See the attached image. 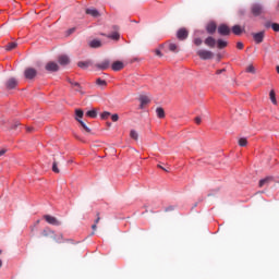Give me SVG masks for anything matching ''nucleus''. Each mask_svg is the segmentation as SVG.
Here are the masks:
<instances>
[{
	"label": "nucleus",
	"mask_w": 279,
	"mask_h": 279,
	"mask_svg": "<svg viewBox=\"0 0 279 279\" xmlns=\"http://www.w3.org/2000/svg\"><path fill=\"white\" fill-rule=\"evenodd\" d=\"M269 97H270V101L276 106L278 104V100H276V92L270 90Z\"/></svg>",
	"instance_id": "nucleus-29"
},
{
	"label": "nucleus",
	"mask_w": 279,
	"mask_h": 279,
	"mask_svg": "<svg viewBox=\"0 0 279 279\" xmlns=\"http://www.w3.org/2000/svg\"><path fill=\"white\" fill-rule=\"evenodd\" d=\"M277 73H279V65L277 66Z\"/></svg>",
	"instance_id": "nucleus-55"
},
{
	"label": "nucleus",
	"mask_w": 279,
	"mask_h": 279,
	"mask_svg": "<svg viewBox=\"0 0 279 279\" xmlns=\"http://www.w3.org/2000/svg\"><path fill=\"white\" fill-rule=\"evenodd\" d=\"M41 236H51V239H53V241H56L57 243H62V241H64V235L63 234H59L56 235V231L51 230V228L46 227L43 231H41Z\"/></svg>",
	"instance_id": "nucleus-1"
},
{
	"label": "nucleus",
	"mask_w": 279,
	"mask_h": 279,
	"mask_svg": "<svg viewBox=\"0 0 279 279\" xmlns=\"http://www.w3.org/2000/svg\"><path fill=\"white\" fill-rule=\"evenodd\" d=\"M92 230H93V232H92L90 235L94 236L95 231L97 230V225L94 223V225L92 226Z\"/></svg>",
	"instance_id": "nucleus-42"
},
{
	"label": "nucleus",
	"mask_w": 279,
	"mask_h": 279,
	"mask_svg": "<svg viewBox=\"0 0 279 279\" xmlns=\"http://www.w3.org/2000/svg\"><path fill=\"white\" fill-rule=\"evenodd\" d=\"M265 8H263V4L255 3L251 7V13L253 16H260V14H264Z\"/></svg>",
	"instance_id": "nucleus-4"
},
{
	"label": "nucleus",
	"mask_w": 279,
	"mask_h": 279,
	"mask_svg": "<svg viewBox=\"0 0 279 279\" xmlns=\"http://www.w3.org/2000/svg\"><path fill=\"white\" fill-rule=\"evenodd\" d=\"M156 56L162 57V52H160V50H156Z\"/></svg>",
	"instance_id": "nucleus-50"
},
{
	"label": "nucleus",
	"mask_w": 279,
	"mask_h": 279,
	"mask_svg": "<svg viewBox=\"0 0 279 279\" xmlns=\"http://www.w3.org/2000/svg\"><path fill=\"white\" fill-rule=\"evenodd\" d=\"M107 38H111V40H119V38H121V35L118 32H114L110 35H107Z\"/></svg>",
	"instance_id": "nucleus-28"
},
{
	"label": "nucleus",
	"mask_w": 279,
	"mask_h": 279,
	"mask_svg": "<svg viewBox=\"0 0 279 279\" xmlns=\"http://www.w3.org/2000/svg\"><path fill=\"white\" fill-rule=\"evenodd\" d=\"M89 47L92 49H99V47H101V40L99 39H93L89 41Z\"/></svg>",
	"instance_id": "nucleus-20"
},
{
	"label": "nucleus",
	"mask_w": 279,
	"mask_h": 279,
	"mask_svg": "<svg viewBox=\"0 0 279 279\" xmlns=\"http://www.w3.org/2000/svg\"><path fill=\"white\" fill-rule=\"evenodd\" d=\"M26 132H34V128L27 126V128H26Z\"/></svg>",
	"instance_id": "nucleus-49"
},
{
	"label": "nucleus",
	"mask_w": 279,
	"mask_h": 279,
	"mask_svg": "<svg viewBox=\"0 0 279 279\" xmlns=\"http://www.w3.org/2000/svg\"><path fill=\"white\" fill-rule=\"evenodd\" d=\"M96 85L100 86V88H106L108 86V83L106 82V80L97 78Z\"/></svg>",
	"instance_id": "nucleus-25"
},
{
	"label": "nucleus",
	"mask_w": 279,
	"mask_h": 279,
	"mask_svg": "<svg viewBox=\"0 0 279 279\" xmlns=\"http://www.w3.org/2000/svg\"><path fill=\"white\" fill-rule=\"evenodd\" d=\"M44 219L49 223L50 226H62V222L58 220V218L51 216V215H45Z\"/></svg>",
	"instance_id": "nucleus-5"
},
{
	"label": "nucleus",
	"mask_w": 279,
	"mask_h": 279,
	"mask_svg": "<svg viewBox=\"0 0 279 279\" xmlns=\"http://www.w3.org/2000/svg\"><path fill=\"white\" fill-rule=\"evenodd\" d=\"M52 171L53 173H60V169L58 168V160H53V163H52Z\"/></svg>",
	"instance_id": "nucleus-32"
},
{
	"label": "nucleus",
	"mask_w": 279,
	"mask_h": 279,
	"mask_svg": "<svg viewBox=\"0 0 279 279\" xmlns=\"http://www.w3.org/2000/svg\"><path fill=\"white\" fill-rule=\"evenodd\" d=\"M101 36H106V34H101Z\"/></svg>",
	"instance_id": "nucleus-57"
},
{
	"label": "nucleus",
	"mask_w": 279,
	"mask_h": 279,
	"mask_svg": "<svg viewBox=\"0 0 279 279\" xmlns=\"http://www.w3.org/2000/svg\"><path fill=\"white\" fill-rule=\"evenodd\" d=\"M271 27H272L274 32H279V24L278 23H272Z\"/></svg>",
	"instance_id": "nucleus-39"
},
{
	"label": "nucleus",
	"mask_w": 279,
	"mask_h": 279,
	"mask_svg": "<svg viewBox=\"0 0 279 279\" xmlns=\"http://www.w3.org/2000/svg\"><path fill=\"white\" fill-rule=\"evenodd\" d=\"M202 123V118L201 117H196L195 118V124L199 125Z\"/></svg>",
	"instance_id": "nucleus-41"
},
{
	"label": "nucleus",
	"mask_w": 279,
	"mask_h": 279,
	"mask_svg": "<svg viewBox=\"0 0 279 279\" xmlns=\"http://www.w3.org/2000/svg\"><path fill=\"white\" fill-rule=\"evenodd\" d=\"M16 47H19V44H16V41L9 43L5 46V51H12V50L16 49Z\"/></svg>",
	"instance_id": "nucleus-23"
},
{
	"label": "nucleus",
	"mask_w": 279,
	"mask_h": 279,
	"mask_svg": "<svg viewBox=\"0 0 279 279\" xmlns=\"http://www.w3.org/2000/svg\"><path fill=\"white\" fill-rule=\"evenodd\" d=\"M95 66H96V69H98L99 71H106V70L110 69V60L105 59V60L101 61L100 63H96Z\"/></svg>",
	"instance_id": "nucleus-10"
},
{
	"label": "nucleus",
	"mask_w": 279,
	"mask_h": 279,
	"mask_svg": "<svg viewBox=\"0 0 279 279\" xmlns=\"http://www.w3.org/2000/svg\"><path fill=\"white\" fill-rule=\"evenodd\" d=\"M5 123H8V121H5V119L1 118L0 119V125H5Z\"/></svg>",
	"instance_id": "nucleus-46"
},
{
	"label": "nucleus",
	"mask_w": 279,
	"mask_h": 279,
	"mask_svg": "<svg viewBox=\"0 0 279 279\" xmlns=\"http://www.w3.org/2000/svg\"><path fill=\"white\" fill-rule=\"evenodd\" d=\"M36 75H38V72L34 68H27L24 71V76L26 80H34V77H36Z\"/></svg>",
	"instance_id": "nucleus-7"
},
{
	"label": "nucleus",
	"mask_w": 279,
	"mask_h": 279,
	"mask_svg": "<svg viewBox=\"0 0 279 279\" xmlns=\"http://www.w3.org/2000/svg\"><path fill=\"white\" fill-rule=\"evenodd\" d=\"M225 71H226V69L217 70V71H216V74H217V75H221V73H223Z\"/></svg>",
	"instance_id": "nucleus-48"
},
{
	"label": "nucleus",
	"mask_w": 279,
	"mask_h": 279,
	"mask_svg": "<svg viewBox=\"0 0 279 279\" xmlns=\"http://www.w3.org/2000/svg\"><path fill=\"white\" fill-rule=\"evenodd\" d=\"M46 71H49L50 73H56L57 71H60V65L58 63L50 61L45 66Z\"/></svg>",
	"instance_id": "nucleus-9"
},
{
	"label": "nucleus",
	"mask_w": 279,
	"mask_h": 279,
	"mask_svg": "<svg viewBox=\"0 0 279 279\" xmlns=\"http://www.w3.org/2000/svg\"><path fill=\"white\" fill-rule=\"evenodd\" d=\"M19 128H21V122L14 121L9 128V130H19Z\"/></svg>",
	"instance_id": "nucleus-30"
},
{
	"label": "nucleus",
	"mask_w": 279,
	"mask_h": 279,
	"mask_svg": "<svg viewBox=\"0 0 279 279\" xmlns=\"http://www.w3.org/2000/svg\"><path fill=\"white\" fill-rule=\"evenodd\" d=\"M252 36L256 45H260V43L265 40V31H262L259 33H253Z\"/></svg>",
	"instance_id": "nucleus-8"
},
{
	"label": "nucleus",
	"mask_w": 279,
	"mask_h": 279,
	"mask_svg": "<svg viewBox=\"0 0 279 279\" xmlns=\"http://www.w3.org/2000/svg\"><path fill=\"white\" fill-rule=\"evenodd\" d=\"M217 47L218 49H226V47H228V41H225L223 39H218Z\"/></svg>",
	"instance_id": "nucleus-24"
},
{
	"label": "nucleus",
	"mask_w": 279,
	"mask_h": 279,
	"mask_svg": "<svg viewBox=\"0 0 279 279\" xmlns=\"http://www.w3.org/2000/svg\"><path fill=\"white\" fill-rule=\"evenodd\" d=\"M37 223H40V220H37Z\"/></svg>",
	"instance_id": "nucleus-56"
},
{
	"label": "nucleus",
	"mask_w": 279,
	"mask_h": 279,
	"mask_svg": "<svg viewBox=\"0 0 279 279\" xmlns=\"http://www.w3.org/2000/svg\"><path fill=\"white\" fill-rule=\"evenodd\" d=\"M206 29L209 34H215L217 32V24L215 22H210L207 24Z\"/></svg>",
	"instance_id": "nucleus-18"
},
{
	"label": "nucleus",
	"mask_w": 279,
	"mask_h": 279,
	"mask_svg": "<svg viewBox=\"0 0 279 279\" xmlns=\"http://www.w3.org/2000/svg\"><path fill=\"white\" fill-rule=\"evenodd\" d=\"M156 114L159 119H165V109L162 107H158L156 109Z\"/></svg>",
	"instance_id": "nucleus-26"
},
{
	"label": "nucleus",
	"mask_w": 279,
	"mask_h": 279,
	"mask_svg": "<svg viewBox=\"0 0 279 279\" xmlns=\"http://www.w3.org/2000/svg\"><path fill=\"white\" fill-rule=\"evenodd\" d=\"M271 182H274V177H266L259 181V187L262 189V186H265V184H269Z\"/></svg>",
	"instance_id": "nucleus-22"
},
{
	"label": "nucleus",
	"mask_w": 279,
	"mask_h": 279,
	"mask_svg": "<svg viewBox=\"0 0 279 279\" xmlns=\"http://www.w3.org/2000/svg\"><path fill=\"white\" fill-rule=\"evenodd\" d=\"M100 117H101V119L106 120V119H108L110 117V112L105 111V112L101 113Z\"/></svg>",
	"instance_id": "nucleus-37"
},
{
	"label": "nucleus",
	"mask_w": 279,
	"mask_h": 279,
	"mask_svg": "<svg viewBox=\"0 0 279 279\" xmlns=\"http://www.w3.org/2000/svg\"><path fill=\"white\" fill-rule=\"evenodd\" d=\"M75 32V28H70L69 31H68V36H71V34H73Z\"/></svg>",
	"instance_id": "nucleus-47"
},
{
	"label": "nucleus",
	"mask_w": 279,
	"mask_h": 279,
	"mask_svg": "<svg viewBox=\"0 0 279 279\" xmlns=\"http://www.w3.org/2000/svg\"><path fill=\"white\" fill-rule=\"evenodd\" d=\"M130 136L131 138H133V141H138V132H136L135 130H131Z\"/></svg>",
	"instance_id": "nucleus-31"
},
{
	"label": "nucleus",
	"mask_w": 279,
	"mask_h": 279,
	"mask_svg": "<svg viewBox=\"0 0 279 279\" xmlns=\"http://www.w3.org/2000/svg\"><path fill=\"white\" fill-rule=\"evenodd\" d=\"M236 48L240 49V50L243 49V43L238 41L236 43Z\"/></svg>",
	"instance_id": "nucleus-43"
},
{
	"label": "nucleus",
	"mask_w": 279,
	"mask_h": 279,
	"mask_svg": "<svg viewBox=\"0 0 279 279\" xmlns=\"http://www.w3.org/2000/svg\"><path fill=\"white\" fill-rule=\"evenodd\" d=\"M202 38H195L194 39V45H196V47H199L202 45Z\"/></svg>",
	"instance_id": "nucleus-38"
},
{
	"label": "nucleus",
	"mask_w": 279,
	"mask_h": 279,
	"mask_svg": "<svg viewBox=\"0 0 279 279\" xmlns=\"http://www.w3.org/2000/svg\"><path fill=\"white\" fill-rule=\"evenodd\" d=\"M246 73H252L254 75L256 73V68H254L252 64H250L246 68Z\"/></svg>",
	"instance_id": "nucleus-34"
},
{
	"label": "nucleus",
	"mask_w": 279,
	"mask_h": 279,
	"mask_svg": "<svg viewBox=\"0 0 279 279\" xmlns=\"http://www.w3.org/2000/svg\"><path fill=\"white\" fill-rule=\"evenodd\" d=\"M177 38L179 40H186V38H189V31L186 28H180L177 32Z\"/></svg>",
	"instance_id": "nucleus-11"
},
{
	"label": "nucleus",
	"mask_w": 279,
	"mask_h": 279,
	"mask_svg": "<svg viewBox=\"0 0 279 279\" xmlns=\"http://www.w3.org/2000/svg\"><path fill=\"white\" fill-rule=\"evenodd\" d=\"M205 45L210 47V49H214V47L217 45V40L214 37H207L205 39Z\"/></svg>",
	"instance_id": "nucleus-17"
},
{
	"label": "nucleus",
	"mask_w": 279,
	"mask_h": 279,
	"mask_svg": "<svg viewBox=\"0 0 279 279\" xmlns=\"http://www.w3.org/2000/svg\"><path fill=\"white\" fill-rule=\"evenodd\" d=\"M77 66H80V69H88V66H93V61H90V60L80 61L77 63Z\"/></svg>",
	"instance_id": "nucleus-21"
},
{
	"label": "nucleus",
	"mask_w": 279,
	"mask_h": 279,
	"mask_svg": "<svg viewBox=\"0 0 279 279\" xmlns=\"http://www.w3.org/2000/svg\"><path fill=\"white\" fill-rule=\"evenodd\" d=\"M124 64L122 61H114L112 64H111V69L112 71H121L124 69Z\"/></svg>",
	"instance_id": "nucleus-14"
},
{
	"label": "nucleus",
	"mask_w": 279,
	"mask_h": 279,
	"mask_svg": "<svg viewBox=\"0 0 279 279\" xmlns=\"http://www.w3.org/2000/svg\"><path fill=\"white\" fill-rule=\"evenodd\" d=\"M196 56H198L201 60H213V58H215V53H213V51L205 49L197 50Z\"/></svg>",
	"instance_id": "nucleus-3"
},
{
	"label": "nucleus",
	"mask_w": 279,
	"mask_h": 279,
	"mask_svg": "<svg viewBox=\"0 0 279 279\" xmlns=\"http://www.w3.org/2000/svg\"><path fill=\"white\" fill-rule=\"evenodd\" d=\"M86 14H89V16H93L94 19H99V16H101L97 9H86Z\"/></svg>",
	"instance_id": "nucleus-15"
},
{
	"label": "nucleus",
	"mask_w": 279,
	"mask_h": 279,
	"mask_svg": "<svg viewBox=\"0 0 279 279\" xmlns=\"http://www.w3.org/2000/svg\"><path fill=\"white\" fill-rule=\"evenodd\" d=\"M82 119H84V111L82 109H76L75 121L80 123V125L83 128V130H85V132H87V134H90V128H88V125H86V122Z\"/></svg>",
	"instance_id": "nucleus-2"
},
{
	"label": "nucleus",
	"mask_w": 279,
	"mask_h": 279,
	"mask_svg": "<svg viewBox=\"0 0 279 279\" xmlns=\"http://www.w3.org/2000/svg\"><path fill=\"white\" fill-rule=\"evenodd\" d=\"M107 125L110 128L112 125V123H107Z\"/></svg>",
	"instance_id": "nucleus-54"
},
{
	"label": "nucleus",
	"mask_w": 279,
	"mask_h": 279,
	"mask_svg": "<svg viewBox=\"0 0 279 279\" xmlns=\"http://www.w3.org/2000/svg\"><path fill=\"white\" fill-rule=\"evenodd\" d=\"M3 266V262H1V259H0V268Z\"/></svg>",
	"instance_id": "nucleus-53"
},
{
	"label": "nucleus",
	"mask_w": 279,
	"mask_h": 279,
	"mask_svg": "<svg viewBox=\"0 0 279 279\" xmlns=\"http://www.w3.org/2000/svg\"><path fill=\"white\" fill-rule=\"evenodd\" d=\"M264 26H265L267 29H269V27H271V22H266V23L264 24Z\"/></svg>",
	"instance_id": "nucleus-45"
},
{
	"label": "nucleus",
	"mask_w": 279,
	"mask_h": 279,
	"mask_svg": "<svg viewBox=\"0 0 279 279\" xmlns=\"http://www.w3.org/2000/svg\"><path fill=\"white\" fill-rule=\"evenodd\" d=\"M232 32L235 36H241L243 32H245V27H241V25H234L232 27Z\"/></svg>",
	"instance_id": "nucleus-16"
},
{
	"label": "nucleus",
	"mask_w": 279,
	"mask_h": 279,
	"mask_svg": "<svg viewBox=\"0 0 279 279\" xmlns=\"http://www.w3.org/2000/svg\"><path fill=\"white\" fill-rule=\"evenodd\" d=\"M140 101H141L140 108L144 109L145 106H147V104H149L151 100L147 96H141Z\"/></svg>",
	"instance_id": "nucleus-19"
},
{
	"label": "nucleus",
	"mask_w": 279,
	"mask_h": 279,
	"mask_svg": "<svg viewBox=\"0 0 279 279\" xmlns=\"http://www.w3.org/2000/svg\"><path fill=\"white\" fill-rule=\"evenodd\" d=\"M5 151H8L7 149H1L0 150V156H3L5 154Z\"/></svg>",
	"instance_id": "nucleus-51"
},
{
	"label": "nucleus",
	"mask_w": 279,
	"mask_h": 279,
	"mask_svg": "<svg viewBox=\"0 0 279 279\" xmlns=\"http://www.w3.org/2000/svg\"><path fill=\"white\" fill-rule=\"evenodd\" d=\"M99 221H101V217H99V213L97 214V218L95 220V223L97 226V223H99Z\"/></svg>",
	"instance_id": "nucleus-44"
},
{
	"label": "nucleus",
	"mask_w": 279,
	"mask_h": 279,
	"mask_svg": "<svg viewBox=\"0 0 279 279\" xmlns=\"http://www.w3.org/2000/svg\"><path fill=\"white\" fill-rule=\"evenodd\" d=\"M169 50L173 51L174 53H178V45L169 44Z\"/></svg>",
	"instance_id": "nucleus-35"
},
{
	"label": "nucleus",
	"mask_w": 279,
	"mask_h": 279,
	"mask_svg": "<svg viewBox=\"0 0 279 279\" xmlns=\"http://www.w3.org/2000/svg\"><path fill=\"white\" fill-rule=\"evenodd\" d=\"M239 145H240V147H246L247 146V138L241 137L239 140Z\"/></svg>",
	"instance_id": "nucleus-33"
},
{
	"label": "nucleus",
	"mask_w": 279,
	"mask_h": 279,
	"mask_svg": "<svg viewBox=\"0 0 279 279\" xmlns=\"http://www.w3.org/2000/svg\"><path fill=\"white\" fill-rule=\"evenodd\" d=\"M58 62H59V64H61V66H66V64H69V62H71V60L69 59V57L66 54H62L58 58Z\"/></svg>",
	"instance_id": "nucleus-13"
},
{
	"label": "nucleus",
	"mask_w": 279,
	"mask_h": 279,
	"mask_svg": "<svg viewBox=\"0 0 279 279\" xmlns=\"http://www.w3.org/2000/svg\"><path fill=\"white\" fill-rule=\"evenodd\" d=\"M70 84H72V86H76V87H77L76 90H78V93H80V90H82V86L80 85V83H77V82H71V81H70Z\"/></svg>",
	"instance_id": "nucleus-36"
},
{
	"label": "nucleus",
	"mask_w": 279,
	"mask_h": 279,
	"mask_svg": "<svg viewBox=\"0 0 279 279\" xmlns=\"http://www.w3.org/2000/svg\"><path fill=\"white\" fill-rule=\"evenodd\" d=\"M111 120L113 121V123H117V121H119V114L117 113L112 114Z\"/></svg>",
	"instance_id": "nucleus-40"
},
{
	"label": "nucleus",
	"mask_w": 279,
	"mask_h": 279,
	"mask_svg": "<svg viewBox=\"0 0 279 279\" xmlns=\"http://www.w3.org/2000/svg\"><path fill=\"white\" fill-rule=\"evenodd\" d=\"M218 34H219L220 36H230L231 29H230V27H229L228 25H226V24H220V25L218 26Z\"/></svg>",
	"instance_id": "nucleus-6"
},
{
	"label": "nucleus",
	"mask_w": 279,
	"mask_h": 279,
	"mask_svg": "<svg viewBox=\"0 0 279 279\" xmlns=\"http://www.w3.org/2000/svg\"><path fill=\"white\" fill-rule=\"evenodd\" d=\"M86 117H89V119H97V110L93 109L87 111Z\"/></svg>",
	"instance_id": "nucleus-27"
},
{
	"label": "nucleus",
	"mask_w": 279,
	"mask_h": 279,
	"mask_svg": "<svg viewBox=\"0 0 279 279\" xmlns=\"http://www.w3.org/2000/svg\"><path fill=\"white\" fill-rule=\"evenodd\" d=\"M5 86L8 90H12L19 86V81H16L14 77H11L7 81Z\"/></svg>",
	"instance_id": "nucleus-12"
},
{
	"label": "nucleus",
	"mask_w": 279,
	"mask_h": 279,
	"mask_svg": "<svg viewBox=\"0 0 279 279\" xmlns=\"http://www.w3.org/2000/svg\"><path fill=\"white\" fill-rule=\"evenodd\" d=\"M158 168L159 169H162V171H169V170H167V169H165L162 166H160V165H158Z\"/></svg>",
	"instance_id": "nucleus-52"
}]
</instances>
